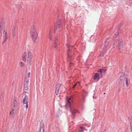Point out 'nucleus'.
Returning a JSON list of instances; mask_svg holds the SVG:
<instances>
[{"label": "nucleus", "mask_w": 132, "mask_h": 132, "mask_svg": "<svg viewBox=\"0 0 132 132\" xmlns=\"http://www.w3.org/2000/svg\"><path fill=\"white\" fill-rule=\"evenodd\" d=\"M30 34L31 38L34 42H35L36 40H38V34L36 30L35 27L34 26H31L30 30Z\"/></svg>", "instance_id": "f257e3e1"}, {"label": "nucleus", "mask_w": 132, "mask_h": 132, "mask_svg": "<svg viewBox=\"0 0 132 132\" xmlns=\"http://www.w3.org/2000/svg\"><path fill=\"white\" fill-rule=\"evenodd\" d=\"M120 81L119 82L120 84L124 82L125 79L126 80V85L127 86L128 85V78L126 77L125 75L123 73H122L120 76L119 78Z\"/></svg>", "instance_id": "f03ea898"}, {"label": "nucleus", "mask_w": 132, "mask_h": 132, "mask_svg": "<svg viewBox=\"0 0 132 132\" xmlns=\"http://www.w3.org/2000/svg\"><path fill=\"white\" fill-rule=\"evenodd\" d=\"M71 100V98H69L68 100L67 103L66 105V107H69L70 110V111L72 115L73 116L74 114V113H76L77 112V111L75 110H73V111H72L73 109H72V108H71L70 105V101Z\"/></svg>", "instance_id": "7ed1b4c3"}, {"label": "nucleus", "mask_w": 132, "mask_h": 132, "mask_svg": "<svg viewBox=\"0 0 132 132\" xmlns=\"http://www.w3.org/2000/svg\"><path fill=\"white\" fill-rule=\"evenodd\" d=\"M68 60L69 61H71L73 59L72 55L73 54V51L70 50V48L67 51Z\"/></svg>", "instance_id": "20e7f679"}, {"label": "nucleus", "mask_w": 132, "mask_h": 132, "mask_svg": "<svg viewBox=\"0 0 132 132\" xmlns=\"http://www.w3.org/2000/svg\"><path fill=\"white\" fill-rule=\"evenodd\" d=\"M5 26L4 23L2 21H0V34H2V31L5 32Z\"/></svg>", "instance_id": "39448f33"}, {"label": "nucleus", "mask_w": 132, "mask_h": 132, "mask_svg": "<svg viewBox=\"0 0 132 132\" xmlns=\"http://www.w3.org/2000/svg\"><path fill=\"white\" fill-rule=\"evenodd\" d=\"M118 44L119 46V52L120 53H122V50L121 48H122L123 46V42L122 40L121 39H120L118 41Z\"/></svg>", "instance_id": "423d86ee"}, {"label": "nucleus", "mask_w": 132, "mask_h": 132, "mask_svg": "<svg viewBox=\"0 0 132 132\" xmlns=\"http://www.w3.org/2000/svg\"><path fill=\"white\" fill-rule=\"evenodd\" d=\"M26 95V94L25 95ZM28 99L27 95H25V97L23 98V104H26V108L27 109L28 107Z\"/></svg>", "instance_id": "0eeeda50"}, {"label": "nucleus", "mask_w": 132, "mask_h": 132, "mask_svg": "<svg viewBox=\"0 0 132 132\" xmlns=\"http://www.w3.org/2000/svg\"><path fill=\"white\" fill-rule=\"evenodd\" d=\"M60 21L61 20L60 19L56 21L55 25V32L56 28H59L61 27Z\"/></svg>", "instance_id": "6e6552de"}, {"label": "nucleus", "mask_w": 132, "mask_h": 132, "mask_svg": "<svg viewBox=\"0 0 132 132\" xmlns=\"http://www.w3.org/2000/svg\"><path fill=\"white\" fill-rule=\"evenodd\" d=\"M58 36V35H56L55 39L54 40V45L53 47L56 48L57 47Z\"/></svg>", "instance_id": "1a4fd4ad"}, {"label": "nucleus", "mask_w": 132, "mask_h": 132, "mask_svg": "<svg viewBox=\"0 0 132 132\" xmlns=\"http://www.w3.org/2000/svg\"><path fill=\"white\" fill-rule=\"evenodd\" d=\"M61 84H58L56 86V89L55 90V93L56 95H58L59 93V88L61 87Z\"/></svg>", "instance_id": "9d476101"}, {"label": "nucleus", "mask_w": 132, "mask_h": 132, "mask_svg": "<svg viewBox=\"0 0 132 132\" xmlns=\"http://www.w3.org/2000/svg\"><path fill=\"white\" fill-rule=\"evenodd\" d=\"M99 73H95L94 76L93 78L94 79H99Z\"/></svg>", "instance_id": "9b49d317"}, {"label": "nucleus", "mask_w": 132, "mask_h": 132, "mask_svg": "<svg viewBox=\"0 0 132 132\" xmlns=\"http://www.w3.org/2000/svg\"><path fill=\"white\" fill-rule=\"evenodd\" d=\"M51 30L52 29H50L48 36V38L50 40H52V34Z\"/></svg>", "instance_id": "f8f14e48"}, {"label": "nucleus", "mask_w": 132, "mask_h": 132, "mask_svg": "<svg viewBox=\"0 0 132 132\" xmlns=\"http://www.w3.org/2000/svg\"><path fill=\"white\" fill-rule=\"evenodd\" d=\"M39 132H44V129L43 124L40 123Z\"/></svg>", "instance_id": "ddd939ff"}, {"label": "nucleus", "mask_w": 132, "mask_h": 132, "mask_svg": "<svg viewBox=\"0 0 132 132\" xmlns=\"http://www.w3.org/2000/svg\"><path fill=\"white\" fill-rule=\"evenodd\" d=\"M32 53L30 52H28V58L29 59V62H30L31 61Z\"/></svg>", "instance_id": "4468645a"}, {"label": "nucleus", "mask_w": 132, "mask_h": 132, "mask_svg": "<svg viewBox=\"0 0 132 132\" xmlns=\"http://www.w3.org/2000/svg\"><path fill=\"white\" fill-rule=\"evenodd\" d=\"M27 54L26 52H24L22 55L23 60L26 61V60Z\"/></svg>", "instance_id": "2eb2a0df"}, {"label": "nucleus", "mask_w": 132, "mask_h": 132, "mask_svg": "<svg viewBox=\"0 0 132 132\" xmlns=\"http://www.w3.org/2000/svg\"><path fill=\"white\" fill-rule=\"evenodd\" d=\"M28 89V86L27 85H24V92L26 93L27 90Z\"/></svg>", "instance_id": "dca6fc26"}, {"label": "nucleus", "mask_w": 132, "mask_h": 132, "mask_svg": "<svg viewBox=\"0 0 132 132\" xmlns=\"http://www.w3.org/2000/svg\"><path fill=\"white\" fill-rule=\"evenodd\" d=\"M5 38L4 40V41L3 42V44L4 43L6 40L7 39V32H6L5 33Z\"/></svg>", "instance_id": "f3484780"}, {"label": "nucleus", "mask_w": 132, "mask_h": 132, "mask_svg": "<svg viewBox=\"0 0 132 132\" xmlns=\"http://www.w3.org/2000/svg\"><path fill=\"white\" fill-rule=\"evenodd\" d=\"M15 112V110L13 109L12 111L10 112V115H12V117H14V113Z\"/></svg>", "instance_id": "a211bd4d"}, {"label": "nucleus", "mask_w": 132, "mask_h": 132, "mask_svg": "<svg viewBox=\"0 0 132 132\" xmlns=\"http://www.w3.org/2000/svg\"><path fill=\"white\" fill-rule=\"evenodd\" d=\"M105 69H100L98 70V72H100L101 73L102 72L104 73L105 72Z\"/></svg>", "instance_id": "6ab92c4d"}, {"label": "nucleus", "mask_w": 132, "mask_h": 132, "mask_svg": "<svg viewBox=\"0 0 132 132\" xmlns=\"http://www.w3.org/2000/svg\"><path fill=\"white\" fill-rule=\"evenodd\" d=\"M105 50V48H104L102 50V52L100 54V56H103L104 53H105V52L104 51Z\"/></svg>", "instance_id": "aec40b11"}, {"label": "nucleus", "mask_w": 132, "mask_h": 132, "mask_svg": "<svg viewBox=\"0 0 132 132\" xmlns=\"http://www.w3.org/2000/svg\"><path fill=\"white\" fill-rule=\"evenodd\" d=\"M17 103V101L16 100L14 101L13 106L14 107H16V106Z\"/></svg>", "instance_id": "412c9836"}, {"label": "nucleus", "mask_w": 132, "mask_h": 132, "mask_svg": "<svg viewBox=\"0 0 132 132\" xmlns=\"http://www.w3.org/2000/svg\"><path fill=\"white\" fill-rule=\"evenodd\" d=\"M17 26V24L16 23L15 24L14 26L13 27V28L12 30V31H13V30L14 31V30L15 31V29H16V28Z\"/></svg>", "instance_id": "4be33fe9"}, {"label": "nucleus", "mask_w": 132, "mask_h": 132, "mask_svg": "<svg viewBox=\"0 0 132 132\" xmlns=\"http://www.w3.org/2000/svg\"><path fill=\"white\" fill-rule=\"evenodd\" d=\"M84 130V128L83 127H80V129H79V131L80 132H83Z\"/></svg>", "instance_id": "5701e85b"}, {"label": "nucleus", "mask_w": 132, "mask_h": 132, "mask_svg": "<svg viewBox=\"0 0 132 132\" xmlns=\"http://www.w3.org/2000/svg\"><path fill=\"white\" fill-rule=\"evenodd\" d=\"M12 32H13V37H14L15 36V31L14 30V31H13H13H12Z\"/></svg>", "instance_id": "b1692460"}, {"label": "nucleus", "mask_w": 132, "mask_h": 132, "mask_svg": "<svg viewBox=\"0 0 132 132\" xmlns=\"http://www.w3.org/2000/svg\"><path fill=\"white\" fill-rule=\"evenodd\" d=\"M129 120L130 122V124H132V118H129Z\"/></svg>", "instance_id": "393cba45"}, {"label": "nucleus", "mask_w": 132, "mask_h": 132, "mask_svg": "<svg viewBox=\"0 0 132 132\" xmlns=\"http://www.w3.org/2000/svg\"><path fill=\"white\" fill-rule=\"evenodd\" d=\"M123 25V23H120V24L119 25V27H118V29H119Z\"/></svg>", "instance_id": "a878e982"}, {"label": "nucleus", "mask_w": 132, "mask_h": 132, "mask_svg": "<svg viewBox=\"0 0 132 132\" xmlns=\"http://www.w3.org/2000/svg\"><path fill=\"white\" fill-rule=\"evenodd\" d=\"M28 82H29V81H25L24 85H27L28 86Z\"/></svg>", "instance_id": "bb28decb"}, {"label": "nucleus", "mask_w": 132, "mask_h": 132, "mask_svg": "<svg viewBox=\"0 0 132 132\" xmlns=\"http://www.w3.org/2000/svg\"><path fill=\"white\" fill-rule=\"evenodd\" d=\"M109 39V38H107V39L106 40V42L105 43V44L106 45H108V39Z\"/></svg>", "instance_id": "cd10ccee"}, {"label": "nucleus", "mask_w": 132, "mask_h": 132, "mask_svg": "<svg viewBox=\"0 0 132 132\" xmlns=\"http://www.w3.org/2000/svg\"><path fill=\"white\" fill-rule=\"evenodd\" d=\"M117 40H115L113 45H116L117 43Z\"/></svg>", "instance_id": "c85d7f7f"}, {"label": "nucleus", "mask_w": 132, "mask_h": 132, "mask_svg": "<svg viewBox=\"0 0 132 132\" xmlns=\"http://www.w3.org/2000/svg\"><path fill=\"white\" fill-rule=\"evenodd\" d=\"M130 129L132 132V124H130Z\"/></svg>", "instance_id": "c756f323"}, {"label": "nucleus", "mask_w": 132, "mask_h": 132, "mask_svg": "<svg viewBox=\"0 0 132 132\" xmlns=\"http://www.w3.org/2000/svg\"><path fill=\"white\" fill-rule=\"evenodd\" d=\"M21 63L22 64V65L21 66V67H22L23 66H24V63H23V62H21Z\"/></svg>", "instance_id": "7c9ffc66"}, {"label": "nucleus", "mask_w": 132, "mask_h": 132, "mask_svg": "<svg viewBox=\"0 0 132 132\" xmlns=\"http://www.w3.org/2000/svg\"><path fill=\"white\" fill-rule=\"evenodd\" d=\"M77 84V83L76 84H75L74 85V86H73L72 87L73 88H74V87L76 86Z\"/></svg>", "instance_id": "2f4dec72"}, {"label": "nucleus", "mask_w": 132, "mask_h": 132, "mask_svg": "<svg viewBox=\"0 0 132 132\" xmlns=\"http://www.w3.org/2000/svg\"><path fill=\"white\" fill-rule=\"evenodd\" d=\"M28 77H30V73L29 72L28 73Z\"/></svg>", "instance_id": "473e14b6"}, {"label": "nucleus", "mask_w": 132, "mask_h": 132, "mask_svg": "<svg viewBox=\"0 0 132 132\" xmlns=\"http://www.w3.org/2000/svg\"><path fill=\"white\" fill-rule=\"evenodd\" d=\"M87 92L86 91H84V94H87Z\"/></svg>", "instance_id": "72a5a7b5"}, {"label": "nucleus", "mask_w": 132, "mask_h": 132, "mask_svg": "<svg viewBox=\"0 0 132 132\" xmlns=\"http://www.w3.org/2000/svg\"><path fill=\"white\" fill-rule=\"evenodd\" d=\"M71 63L70 62V63H69V64H70V65H71Z\"/></svg>", "instance_id": "f704fd0d"}, {"label": "nucleus", "mask_w": 132, "mask_h": 132, "mask_svg": "<svg viewBox=\"0 0 132 132\" xmlns=\"http://www.w3.org/2000/svg\"><path fill=\"white\" fill-rule=\"evenodd\" d=\"M2 36V34H0V37Z\"/></svg>", "instance_id": "c9c22d12"}, {"label": "nucleus", "mask_w": 132, "mask_h": 132, "mask_svg": "<svg viewBox=\"0 0 132 132\" xmlns=\"http://www.w3.org/2000/svg\"><path fill=\"white\" fill-rule=\"evenodd\" d=\"M67 47H68V48H69V46H68V45H67Z\"/></svg>", "instance_id": "e433bc0d"}, {"label": "nucleus", "mask_w": 132, "mask_h": 132, "mask_svg": "<svg viewBox=\"0 0 132 132\" xmlns=\"http://www.w3.org/2000/svg\"><path fill=\"white\" fill-rule=\"evenodd\" d=\"M77 83L79 84V82L78 81V82H77Z\"/></svg>", "instance_id": "4c0bfd02"}, {"label": "nucleus", "mask_w": 132, "mask_h": 132, "mask_svg": "<svg viewBox=\"0 0 132 132\" xmlns=\"http://www.w3.org/2000/svg\"><path fill=\"white\" fill-rule=\"evenodd\" d=\"M105 94V93H104V94Z\"/></svg>", "instance_id": "58836bf2"}, {"label": "nucleus", "mask_w": 132, "mask_h": 132, "mask_svg": "<svg viewBox=\"0 0 132 132\" xmlns=\"http://www.w3.org/2000/svg\"><path fill=\"white\" fill-rule=\"evenodd\" d=\"M84 96H83V98H84Z\"/></svg>", "instance_id": "ea45409f"}, {"label": "nucleus", "mask_w": 132, "mask_h": 132, "mask_svg": "<svg viewBox=\"0 0 132 132\" xmlns=\"http://www.w3.org/2000/svg\"><path fill=\"white\" fill-rule=\"evenodd\" d=\"M118 34H117V35H118Z\"/></svg>", "instance_id": "a19ab883"}, {"label": "nucleus", "mask_w": 132, "mask_h": 132, "mask_svg": "<svg viewBox=\"0 0 132 132\" xmlns=\"http://www.w3.org/2000/svg\"><path fill=\"white\" fill-rule=\"evenodd\" d=\"M120 89H119V91H120Z\"/></svg>", "instance_id": "79ce46f5"}, {"label": "nucleus", "mask_w": 132, "mask_h": 132, "mask_svg": "<svg viewBox=\"0 0 132 132\" xmlns=\"http://www.w3.org/2000/svg\"><path fill=\"white\" fill-rule=\"evenodd\" d=\"M120 89H119V91H120Z\"/></svg>", "instance_id": "37998d69"}]
</instances>
